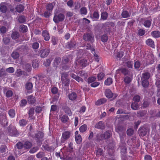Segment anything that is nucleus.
Here are the masks:
<instances>
[{
	"label": "nucleus",
	"mask_w": 160,
	"mask_h": 160,
	"mask_svg": "<svg viewBox=\"0 0 160 160\" xmlns=\"http://www.w3.org/2000/svg\"><path fill=\"white\" fill-rule=\"evenodd\" d=\"M70 136L71 132L70 131H67L63 132L61 138V143H65L66 141L70 138Z\"/></svg>",
	"instance_id": "6"
},
{
	"label": "nucleus",
	"mask_w": 160,
	"mask_h": 160,
	"mask_svg": "<svg viewBox=\"0 0 160 160\" xmlns=\"http://www.w3.org/2000/svg\"><path fill=\"white\" fill-rule=\"evenodd\" d=\"M131 13L127 10H123L121 13V16L123 18H127L130 17Z\"/></svg>",
	"instance_id": "22"
},
{
	"label": "nucleus",
	"mask_w": 160,
	"mask_h": 160,
	"mask_svg": "<svg viewBox=\"0 0 160 160\" xmlns=\"http://www.w3.org/2000/svg\"><path fill=\"white\" fill-rule=\"evenodd\" d=\"M106 97L108 98H112L111 100H113L117 97L118 95L116 93H112L109 89H106L104 92Z\"/></svg>",
	"instance_id": "2"
},
{
	"label": "nucleus",
	"mask_w": 160,
	"mask_h": 160,
	"mask_svg": "<svg viewBox=\"0 0 160 160\" xmlns=\"http://www.w3.org/2000/svg\"><path fill=\"white\" fill-rule=\"evenodd\" d=\"M91 18L94 19L93 20L98 21L99 17V15L98 11H94Z\"/></svg>",
	"instance_id": "24"
},
{
	"label": "nucleus",
	"mask_w": 160,
	"mask_h": 160,
	"mask_svg": "<svg viewBox=\"0 0 160 160\" xmlns=\"http://www.w3.org/2000/svg\"><path fill=\"white\" fill-rule=\"evenodd\" d=\"M95 128L97 129L103 130L105 128V125L103 121H100L95 124Z\"/></svg>",
	"instance_id": "13"
},
{
	"label": "nucleus",
	"mask_w": 160,
	"mask_h": 160,
	"mask_svg": "<svg viewBox=\"0 0 160 160\" xmlns=\"http://www.w3.org/2000/svg\"><path fill=\"white\" fill-rule=\"evenodd\" d=\"M42 36L44 38L45 41H48L50 38L49 34L46 30H44L42 31Z\"/></svg>",
	"instance_id": "14"
},
{
	"label": "nucleus",
	"mask_w": 160,
	"mask_h": 160,
	"mask_svg": "<svg viewBox=\"0 0 160 160\" xmlns=\"http://www.w3.org/2000/svg\"><path fill=\"white\" fill-rule=\"evenodd\" d=\"M108 14L106 12H103L101 13L100 20L105 21L107 20Z\"/></svg>",
	"instance_id": "21"
},
{
	"label": "nucleus",
	"mask_w": 160,
	"mask_h": 160,
	"mask_svg": "<svg viewBox=\"0 0 160 160\" xmlns=\"http://www.w3.org/2000/svg\"><path fill=\"white\" fill-rule=\"evenodd\" d=\"M106 100L105 98H101L98 100L96 102V105H100L101 104H104L106 102Z\"/></svg>",
	"instance_id": "32"
},
{
	"label": "nucleus",
	"mask_w": 160,
	"mask_h": 160,
	"mask_svg": "<svg viewBox=\"0 0 160 160\" xmlns=\"http://www.w3.org/2000/svg\"><path fill=\"white\" fill-rule=\"evenodd\" d=\"M80 13L82 15H86L87 13V10L85 7L81 8L80 9Z\"/></svg>",
	"instance_id": "47"
},
{
	"label": "nucleus",
	"mask_w": 160,
	"mask_h": 160,
	"mask_svg": "<svg viewBox=\"0 0 160 160\" xmlns=\"http://www.w3.org/2000/svg\"><path fill=\"white\" fill-rule=\"evenodd\" d=\"M65 19V16L62 13H56L54 14L53 21L55 23H58L63 21Z\"/></svg>",
	"instance_id": "3"
},
{
	"label": "nucleus",
	"mask_w": 160,
	"mask_h": 160,
	"mask_svg": "<svg viewBox=\"0 0 160 160\" xmlns=\"http://www.w3.org/2000/svg\"><path fill=\"white\" fill-rule=\"evenodd\" d=\"M126 131V129L122 126H118L116 129V132L118 134Z\"/></svg>",
	"instance_id": "46"
},
{
	"label": "nucleus",
	"mask_w": 160,
	"mask_h": 160,
	"mask_svg": "<svg viewBox=\"0 0 160 160\" xmlns=\"http://www.w3.org/2000/svg\"><path fill=\"white\" fill-rule=\"evenodd\" d=\"M27 103V101L26 99L21 100L20 102V105L21 107L25 106Z\"/></svg>",
	"instance_id": "62"
},
{
	"label": "nucleus",
	"mask_w": 160,
	"mask_h": 160,
	"mask_svg": "<svg viewBox=\"0 0 160 160\" xmlns=\"http://www.w3.org/2000/svg\"><path fill=\"white\" fill-rule=\"evenodd\" d=\"M83 39L86 41H89L93 43L94 41V37L91 34L88 33H84L83 36Z\"/></svg>",
	"instance_id": "8"
},
{
	"label": "nucleus",
	"mask_w": 160,
	"mask_h": 160,
	"mask_svg": "<svg viewBox=\"0 0 160 160\" xmlns=\"http://www.w3.org/2000/svg\"><path fill=\"white\" fill-rule=\"evenodd\" d=\"M151 36L155 38H158L160 37V32L158 31H154L151 32Z\"/></svg>",
	"instance_id": "25"
},
{
	"label": "nucleus",
	"mask_w": 160,
	"mask_h": 160,
	"mask_svg": "<svg viewBox=\"0 0 160 160\" xmlns=\"http://www.w3.org/2000/svg\"><path fill=\"white\" fill-rule=\"evenodd\" d=\"M119 134L120 138V140L122 141L124 140V138H125L126 135V131H124V132L119 133Z\"/></svg>",
	"instance_id": "60"
},
{
	"label": "nucleus",
	"mask_w": 160,
	"mask_h": 160,
	"mask_svg": "<svg viewBox=\"0 0 160 160\" xmlns=\"http://www.w3.org/2000/svg\"><path fill=\"white\" fill-rule=\"evenodd\" d=\"M142 84V86L144 88L147 87L149 85V82L148 80L141 79Z\"/></svg>",
	"instance_id": "44"
},
{
	"label": "nucleus",
	"mask_w": 160,
	"mask_h": 160,
	"mask_svg": "<svg viewBox=\"0 0 160 160\" xmlns=\"http://www.w3.org/2000/svg\"><path fill=\"white\" fill-rule=\"evenodd\" d=\"M24 145V147L27 149H28L30 148L32 146V143L29 141H26V142Z\"/></svg>",
	"instance_id": "41"
},
{
	"label": "nucleus",
	"mask_w": 160,
	"mask_h": 160,
	"mask_svg": "<svg viewBox=\"0 0 160 160\" xmlns=\"http://www.w3.org/2000/svg\"><path fill=\"white\" fill-rule=\"evenodd\" d=\"M114 25V23L112 22H107L102 24V28L106 27H109L110 26H112Z\"/></svg>",
	"instance_id": "36"
},
{
	"label": "nucleus",
	"mask_w": 160,
	"mask_h": 160,
	"mask_svg": "<svg viewBox=\"0 0 160 160\" xmlns=\"http://www.w3.org/2000/svg\"><path fill=\"white\" fill-rule=\"evenodd\" d=\"M42 148H44V150L48 151L51 152L54 150V148L52 146H49L48 144H46L45 145H43L42 146Z\"/></svg>",
	"instance_id": "20"
},
{
	"label": "nucleus",
	"mask_w": 160,
	"mask_h": 160,
	"mask_svg": "<svg viewBox=\"0 0 160 160\" xmlns=\"http://www.w3.org/2000/svg\"><path fill=\"white\" fill-rule=\"evenodd\" d=\"M12 57L14 59L18 58L19 57V54L16 52H13L11 54Z\"/></svg>",
	"instance_id": "50"
},
{
	"label": "nucleus",
	"mask_w": 160,
	"mask_h": 160,
	"mask_svg": "<svg viewBox=\"0 0 160 160\" xmlns=\"http://www.w3.org/2000/svg\"><path fill=\"white\" fill-rule=\"evenodd\" d=\"M113 80L112 78H108L104 81V85L106 86H110L112 84Z\"/></svg>",
	"instance_id": "28"
},
{
	"label": "nucleus",
	"mask_w": 160,
	"mask_h": 160,
	"mask_svg": "<svg viewBox=\"0 0 160 160\" xmlns=\"http://www.w3.org/2000/svg\"><path fill=\"white\" fill-rule=\"evenodd\" d=\"M8 114L11 118H14L15 115V110L13 109H10L8 112Z\"/></svg>",
	"instance_id": "35"
},
{
	"label": "nucleus",
	"mask_w": 160,
	"mask_h": 160,
	"mask_svg": "<svg viewBox=\"0 0 160 160\" xmlns=\"http://www.w3.org/2000/svg\"><path fill=\"white\" fill-rule=\"evenodd\" d=\"M61 61V58L60 57H58L55 58L53 61L54 65L55 66L57 67V65L60 63Z\"/></svg>",
	"instance_id": "43"
},
{
	"label": "nucleus",
	"mask_w": 160,
	"mask_h": 160,
	"mask_svg": "<svg viewBox=\"0 0 160 160\" xmlns=\"http://www.w3.org/2000/svg\"><path fill=\"white\" fill-rule=\"evenodd\" d=\"M105 74L103 72H99L97 75V78L98 81L102 80L104 77Z\"/></svg>",
	"instance_id": "45"
},
{
	"label": "nucleus",
	"mask_w": 160,
	"mask_h": 160,
	"mask_svg": "<svg viewBox=\"0 0 160 160\" xmlns=\"http://www.w3.org/2000/svg\"><path fill=\"white\" fill-rule=\"evenodd\" d=\"M150 77V75L149 73L148 72H146L142 74L141 79L148 80Z\"/></svg>",
	"instance_id": "30"
},
{
	"label": "nucleus",
	"mask_w": 160,
	"mask_h": 160,
	"mask_svg": "<svg viewBox=\"0 0 160 160\" xmlns=\"http://www.w3.org/2000/svg\"><path fill=\"white\" fill-rule=\"evenodd\" d=\"M69 99L72 101L75 100L77 98V95L74 92H72L68 95Z\"/></svg>",
	"instance_id": "17"
},
{
	"label": "nucleus",
	"mask_w": 160,
	"mask_h": 160,
	"mask_svg": "<svg viewBox=\"0 0 160 160\" xmlns=\"http://www.w3.org/2000/svg\"><path fill=\"white\" fill-rule=\"evenodd\" d=\"M131 108L134 110H137L139 107L138 104L136 102L132 103L131 105Z\"/></svg>",
	"instance_id": "53"
},
{
	"label": "nucleus",
	"mask_w": 160,
	"mask_h": 160,
	"mask_svg": "<svg viewBox=\"0 0 160 160\" xmlns=\"http://www.w3.org/2000/svg\"><path fill=\"white\" fill-rule=\"evenodd\" d=\"M68 72H65L62 74L61 79V80L68 79Z\"/></svg>",
	"instance_id": "52"
},
{
	"label": "nucleus",
	"mask_w": 160,
	"mask_h": 160,
	"mask_svg": "<svg viewBox=\"0 0 160 160\" xmlns=\"http://www.w3.org/2000/svg\"><path fill=\"white\" fill-rule=\"evenodd\" d=\"M51 42L53 45H55L57 44L58 42V38L55 36H52V37Z\"/></svg>",
	"instance_id": "49"
},
{
	"label": "nucleus",
	"mask_w": 160,
	"mask_h": 160,
	"mask_svg": "<svg viewBox=\"0 0 160 160\" xmlns=\"http://www.w3.org/2000/svg\"><path fill=\"white\" fill-rule=\"evenodd\" d=\"M25 87L27 90H31L33 88L32 84L30 82H27L25 84Z\"/></svg>",
	"instance_id": "37"
},
{
	"label": "nucleus",
	"mask_w": 160,
	"mask_h": 160,
	"mask_svg": "<svg viewBox=\"0 0 160 160\" xmlns=\"http://www.w3.org/2000/svg\"><path fill=\"white\" fill-rule=\"evenodd\" d=\"M34 108H30L28 112V113L29 115V118H31L33 119L32 116L34 113Z\"/></svg>",
	"instance_id": "26"
},
{
	"label": "nucleus",
	"mask_w": 160,
	"mask_h": 160,
	"mask_svg": "<svg viewBox=\"0 0 160 160\" xmlns=\"http://www.w3.org/2000/svg\"><path fill=\"white\" fill-rule=\"evenodd\" d=\"M62 122L64 123H65L68 122L69 120V118L68 115L66 114L63 115L60 118Z\"/></svg>",
	"instance_id": "16"
},
{
	"label": "nucleus",
	"mask_w": 160,
	"mask_h": 160,
	"mask_svg": "<svg viewBox=\"0 0 160 160\" xmlns=\"http://www.w3.org/2000/svg\"><path fill=\"white\" fill-rule=\"evenodd\" d=\"M149 128L146 126L141 127L138 129V133L139 136L143 137L147 135L149 132Z\"/></svg>",
	"instance_id": "5"
},
{
	"label": "nucleus",
	"mask_w": 160,
	"mask_h": 160,
	"mask_svg": "<svg viewBox=\"0 0 160 160\" xmlns=\"http://www.w3.org/2000/svg\"><path fill=\"white\" fill-rule=\"evenodd\" d=\"M28 122V121L26 120L22 119L19 120V123L20 126L24 127L27 124Z\"/></svg>",
	"instance_id": "33"
},
{
	"label": "nucleus",
	"mask_w": 160,
	"mask_h": 160,
	"mask_svg": "<svg viewBox=\"0 0 160 160\" xmlns=\"http://www.w3.org/2000/svg\"><path fill=\"white\" fill-rule=\"evenodd\" d=\"M141 65V62L139 61H134V67L135 69H138L139 68Z\"/></svg>",
	"instance_id": "55"
},
{
	"label": "nucleus",
	"mask_w": 160,
	"mask_h": 160,
	"mask_svg": "<svg viewBox=\"0 0 160 160\" xmlns=\"http://www.w3.org/2000/svg\"><path fill=\"white\" fill-rule=\"evenodd\" d=\"M130 73V71L128 69L123 68V74L124 76H127L129 75Z\"/></svg>",
	"instance_id": "61"
},
{
	"label": "nucleus",
	"mask_w": 160,
	"mask_h": 160,
	"mask_svg": "<svg viewBox=\"0 0 160 160\" xmlns=\"http://www.w3.org/2000/svg\"><path fill=\"white\" fill-rule=\"evenodd\" d=\"M53 8V6L52 3L48 4L46 6V9L47 11H49L51 12H52Z\"/></svg>",
	"instance_id": "54"
},
{
	"label": "nucleus",
	"mask_w": 160,
	"mask_h": 160,
	"mask_svg": "<svg viewBox=\"0 0 160 160\" xmlns=\"http://www.w3.org/2000/svg\"><path fill=\"white\" fill-rule=\"evenodd\" d=\"M13 94L11 90H8L6 93V96L8 98L12 97Z\"/></svg>",
	"instance_id": "59"
},
{
	"label": "nucleus",
	"mask_w": 160,
	"mask_h": 160,
	"mask_svg": "<svg viewBox=\"0 0 160 160\" xmlns=\"http://www.w3.org/2000/svg\"><path fill=\"white\" fill-rule=\"evenodd\" d=\"M152 23V20H147L144 21L143 25L145 27L149 28Z\"/></svg>",
	"instance_id": "29"
},
{
	"label": "nucleus",
	"mask_w": 160,
	"mask_h": 160,
	"mask_svg": "<svg viewBox=\"0 0 160 160\" xmlns=\"http://www.w3.org/2000/svg\"><path fill=\"white\" fill-rule=\"evenodd\" d=\"M44 136V133L41 131H38L35 135V138L38 143H41L42 141L40 140L42 139Z\"/></svg>",
	"instance_id": "11"
},
{
	"label": "nucleus",
	"mask_w": 160,
	"mask_h": 160,
	"mask_svg": "<svg viewBox=\"0 0 160 160\" xmlns=\"http://www.w3.org/2000/svg\"><path fill=\"white\" fill-rule=\"evenodd\" d=\"M132 79L129 77L126 76L124 78V82L126 84L129 83L132 81Z\"/></svg>",
	"instance_id": "57"
},
{
	"label": "nucleus",
	"mask_w": 160,
	"mask_h": 160,
	"mask_svg": "<svg viewBox=\"0 0 160 160\" xmlns=\"http://www.w3.org/2000/svg\"><path fill=\"white\" fill-rule=\"evenodd\" d=\"M76 45V42L74 39L68 42L66 44V47L68 49L75 48Z\"/></svg>",
	"instance_id": "12"
},
{
	"label": "nucleus",
	"mask_w": 160,
	"mask_h": 160,
	"mask_svg": "<svg viewBox=\"0 0 160 160\" xmlns=\"http://www.w3.org/2000/svg\"><path fill=\"white\" fill-rule=\"evenodd\" d=\"M8 132L10 136L12 137H17L19 135V133L17 130V129L14 127L10 128L9 127L8 129Z\"/></svg>",
	"instance_id": "7"
},
{
	"label": "nucleus",
	"mask_w": 160,
	"mask_h": 160,
	"mask_svg": "<svg viewBox=\"0 0 160 160\" xmlns=\"http://www.w3.org/2000/svg\"><path fill=\"white\" fill-rule=\"evenodd\" d=\"M112 133L111 131H108L104 132L103 133L101 134L97 133L96 135V138L98 141L108 139L112 136Z\"/></svg>",
	"instance_id": "1"
},
{
	"label": "nucleus",
	"mask_w": 160,
	"mask_h": 160,
	"mask_svg": "<svg viewBox=\"0 0 160 160\" xmlns=\"http://www.w3.org/2000/svg\"><path fill=\"white\" fill-rule=\"evenodd\" d=\"M25 68L27 71L28 72L31 71L32 69L31 64L28 63L26 64L25 65Z\"/></svg>",
	"instance_id": "63"
},
{
	"label": "nucleus",
	"mask_w": 160,
	"mask_h": 160,
	"mask_svg": "<svg viewBox=\"0 0 160 160\" xmlns=\"http://www.w3.org/2000/svg\"><path fill=\"white\" fill-rule=\"evenodd\" d=\"M146 43L147 45L152 48H155V45L154 41L151 38H149L146 41Z\"/></svg>",
	"instance_id": "15"
},
{
	"label": "nucleus",
	"mask_w": 160,
	"mask_h": 160,
	"mask_svg": "<svg viewBox=\"0 0 160 160\" xmlns=\"http://www.w3.org/2000/svg\"><path fill=\"white\" fill-rule=\"evenodd\" d=\"M24 8V7L22 5L19 4L17 5L15 8L16 12H23Z\"/></svg>",
	"instance_id": "23"
},
{
	"label": "nucleus",
	"mask_w": 160,
	"mask_h": 160,
	"mask_svg": "<svg viewBox=\"0 0 160 160\" xmlns=\"http://www.w3.org/2000/svg\"><path fill=\"white\" fill-rule=\"evenodd\" d=\"M120 147L122 159L127 157L126 155V154L127 152V148L126 147V144L123 143Z\"/></svg>",
	"instance_id": "9"
},
{
	"label": "nucleus",
	"mask_w": 160,
	"mask_h": 160,
	"mask_svg": "<svg viewBox=\"0 0 160 160\" xmlns=\"http://www.w3.org/2000/svg\"><path fill=\"white\" fill-rule=\"evenodd\" d=\"M27 100L28 102L31 104H33L36 101V99L35 97L32 95H29L28 97Z\"/></svg>",
	"instance_id": "19"
},
{
	"label": "nucleus",
	"mask_w": 160,
	"mask_h": 160,
	"mask_svg": "<svg viewBox=\"0 0 160 160\" xmlns=\"http://www.w3.org/2000/svg\"><path fill=\"white\" fill-rule=\"evenodd\" d=\"M19 33L18 32H12L11 37L13 39H16L19 37Z\"/></svg>",
	"instance_id": "31"
},
{
	"label": "nucleus",
	"mask_w": 160,
	"mask_h": 160,
	"mask_svg": "<svg viewBox=\"0 0 160 160\" xmlns=\"http://www.w3.org/2000/svg\"><path fill=\"white\" fill-rule=\"evenodd\" d=\"M96 78L95 77H91L88 79V83H92L95 81Z\"/></svg>",
	"instance_id": "58"
},
{
	"label": "nucleus",
	"mask_w": 160,
	"mask_h": 160,
	"mask_svg": "<svg viewBox=\"0 0 160 160\" xmlns=\"http://www.w3.org/2000/svg\"><path fill=\"white\" fill-rule=\"evenodd\" d=\"M127 67L130 69H132L133 67V61L131 60H128L125 62Z\"/></svg>",
	"instance_id": "27"
},
{
	"label": "nucleus",
	"mask_w": 160,
	"mask_h": 160,
	"mask_svg": "<svg viewBox=\"0 0 160 160\" xmlns=\"http://www.w3.org/2000/svg\"><path fill=\"white\" fill-rule=\"evenodd\" d=\"M62 85L66 87H68L69 86L70 80L68 79L61 80Z\"/></svg>",
	"instance_id": "39"
},
{
	"label": "nucleus",
	"mask_w": 160,
	"mask_h": 160,
	"mask_svg": "<svg viewBox=\"0 0 160 160\" xmlns=\"http://www.w3.org/2000/svg\"><path fill=\"white\" fill-rule=\"evenodd\" d=\"M75 139L76 142L78 144H80L82 141V138L80 135L75 136Z\"/></svg>",
	"instance_id": "40"
},
{
	"label": "nucleus",
	"mask_w": 160,
	"mask_h": 160,
	"mask_svg": "<svg viewBox=\"0 0 160 160\" xmlns=\"http://www.w3.org/2000/svg\"><path fill=\"white\" fill-rule=\"evenodd\" d=\"M8 4L7 3L4 2H2L0 4V11L3 13H6L8 10Z\"/></svg>",
	"instance_id": "10"
},
{
	"label": "nucleus",
	"mask_w": 160,
	"mask_h": 160,
	"mask_svg": "<svg viewBox=\"0 0 160 160\" xmlns=\"http://www.w3.org/2000/svg\"><path fill=\"white\" fill-rule=\"evenodd\" d=\"M16 146L18 149H21L24 147L23 143L20 142H18L16 144Z\"/></svg>",
	"instance_id": "64"
},
{
	"label": "nucleus",
	"mask_w": 160,
	"mask_h": 160,
	"mask_svg": "<svg viewBox=\"0 0 160 160\" xmlns=\"http://www.w3.org/2000/svg\"><path fill=\"white\" fill-rule=\"evenodd\" d=\"M147 113V111H138L137 112V116L138 117H142Z\"/></svg>",
	"instance_id": "48"
},
{
	"label": "nucleus",
	"mask_w": 160,
	"mask_h": 160,
	"mask_svg": "<svg viewBox=\"0 0 160 160\" xmlns=\"http://www.w3.org/2000/svg\"><path fill=\"white\" fill-rule=\"evenodd\" d=\"M108 39V36L106 34H104L101 36V40L103 42H107Z\"/></svg>",
	"instance_id": "51"
},
{
	"label": "nucleus",
	"mask_w": 160,
	"mask_h": 160,
	"mask_svg": "<svg viewBox=\"0 0 160 160\" xmlns=\"http://www.w3.org/2000/svg\"><path fill=\"white\" fill-rule=\"evenodd\" d=\"M80 64L83 67H86L89 64V62L85 59L81 60L80 61Z\"/></svg>",
	"instance_id": "38"
},
{
	"label": "nucleus",
	"mask_w": 160,
	"mask_h": 160,
	"mask_svg": "<svg viewBox=\"0 0 160 160\" xmlns=\"http://www.w3.org/2000/svg\"><path fill=\"white\" fill-rule=\"evenodd\" d=\"M50 49L49 48L45 49H40L38 52V54L41 58H44L47 57L50 53Z\"/></svg>",
	"instance_id": "4"
},
{
	"label": "nucleus",
	"mask_w": 160,
	"mask_h": 160,
	"mask_svg": "<svg viewBox=\"0 0 160 160\" xmlns=\"http://www.w3.org/2000/svg\"><path fill=\"white\" fill-rule=\"evenodd\" d=\"M18 20L20 23H23L25 22L26 18L24 16H21L18 18Z\"/></svg>",
	"instance_id": "56"
},
{
	"label": "nucleus",
	"mask_w": 160,
	"mask_h": 160,
	"mask_svg": "<svg viewBox=\"0 0 160 160\" xmlns=\"http://www.w3.org/2000/svg\"><path fill=\"white\" fill-rule=\"evenodd\" d=\"M87 126L86 124H83L79 128L80 132L82 133L84 132L87 130Z\"/></svg>",
	"instance_id": "34"
},
{
	"label": "nucleus",
	"mask_w": 160,
	"mask_h": 160,
	"mask_svg": "<svg viewBox=\"0 0 160 160\" xmlns=\"http://www.w3.org/2000/svg\"><path fill=\"white\" fill-rule=\"evenodd\" d=\"M20 29L21 31L22 32H25L28 31V28L26 26L24 25H21L20 26Z\"/></svg>",
	"instance_id": "42"
},
{
	"label": "nucleus",
	"mask_w": 160,
	"mask_h": 160,
	"mask_svg": "<svg viewBox=\"0 0 160 160\" xmlns=\"http://www.w3.org/2000/svg\"><path fill=\"white\" fill-rule=\"evenodd\" d=\"M64 112L69 116H71L72 115V112L69 108L68 106H65L62 108Z\"/></svg>",
	"instance_id": "18"
}]
</instances>
